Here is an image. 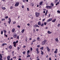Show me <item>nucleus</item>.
<instances>
[{"instance_id": "nucleus-1", "label": "nucleus", "mask_w": 60, "mask_h": 60, "mask_svg": "<svg viewBox=\"0 0 60 60\" xmlns=\"http://www.w3.org/2000/svg\"><path fill=\"white\" fill-rule=\"evenodd\" d=\"M18 42V41H16V42H14L13 44H14V46L15 47H16V43H17Z\"/></svg>"}, {"instance_id": "nucleus-2", "label": "nucleus", "mask_w": 60, "mask_h": 60, "mask_svg": "<svg viewBox=\"0 0 60 60\" xmlns=\"http://www.w3.org/2000/svg\"><path fill=\"white\" fill-rule=\"evenodd\" d=\"M40 14L39 13L36 12L35 13V16L36 17H38L39 16Z\"/></svg>"}, {"instance_id": "nucleus-3", "label": "nucleus", "mask_w": 60, "mask_h": 60, "mask_svg": "<svg viewBox=\"0 0 60 60\" xmlns=\"http://www.w3.org/2000/svg\"><path fill=\"white\" fill-rule=\"evenodd\" d=\"M46 40H45L43 41L41 43L42 45H44L45 44V43H46Z\"/></svg>"}, {"instance_id": "nucleus-4", "label": "nucleus", "mask_w": 60, "mask_h": 60, "mask_svg": "<svg viewBox=\"0 0 60 60\" xmlns=\"http://www.w3.org/2000/svg\"><path fill=\"white\" fill-rule=\"evenodd\" d=\"M46 7L47 8H48V9H51V8L52 7V6H46Z\"/></svg>"}, {"instance_id": "nucleus-5", "label": "nucleus", "mask_w": 60, "mask_h": 60, "mask_svg": "<svg viewBox=\"0 0 60 60\" xmlns=\"http://www.w3.org/2000/svg\"><path fill=\"white\" fill-rule=\"evenodd\" d=\"M19 2H16V4H15V6L17 7V6H18V5H19Z\"/></svg>"}, {"instance_id": "nucleus-6", "label": "nucleus", "mask_w": 60, "mask_h": 60, "mask_svg": "<svg viewBox=\"0 0 60 60\" xmlns=\"http://www.w3.org/2000/svg\"><path fill=\"white\" fill-rule=\"evenodd\" d=\"M46 49L48 52H49L50 51V49L48 46L46 47Z\"/></svg>"}, {"instance_id": "nucleus-7", "label": "nucleus", "mask_w": 60, "mask_h": 60, "mask_svg": "<svg viewBox=\"0 0 60 60\" xmlns=\"http://www.w3.org/2000/svg\"><path fill=\"white\" fill-rule=\"evenodd\" d=\"M52 20V18H50L47 21V22H49L50 21H51Z\"/></svg>"}, {"instance_id": "nucleus-8", "label": "nucleus", "mask_w": 60, "mask_h": 60, "mask_svg": "<svg viewBox=\"0 0 60 60\" xmlns=\"http://www.w3.org/2000/svg\"><path fill=\"white\" fill-rule=\"evenodd\" d=\"M9 22H8V23H9V24H10V23H11V18H9Z\"/></svg>"}, {"instance_id": "nucleus-9", "label": "nucleus", "mask_w": 60, "mask_h": 60, "mask_svg": "<svg viewBox=\"0 0 60 60\" xmlns=\"http://www.w3.org/2000/svg\"><path fill=\"white\" fill-rule=\"evenodd\" d=\"M17 34H14V38H16L17 37Z\"/></svg>"}, {"instance_id": "nucleus-10", "label": "nucleus", "mask_w": 60, "mask_h": 60, "mask_svg": "<svg viewBox=\"0 0 60 60\" xmlns=\"http://www.w3.org/2000/svg\"><path fill=\"white\" fill-rule=\"evenodd\" d=\"M8 60H10V56H8L7 58Z\"/></svg>"}, {"instance_id": "nucleus-11", "label": "nucleus", "mask_w": 60, "mask_h": 60, "mask_svg": "<svg viewBox=\"0 0 60 60\" xmlns=\"http://www.w3.org/2000/svg\"><path fill=\"white\" fill-rule=\"evenodd\" d=\"M9 48L10 49H11L12 48V46H11V45H10L9 46Z\"/></svg>"}, {"instance_id": "nucleus-12", "label": "nucleus", "mask_w": 60, "mask_h": 60, "mask_svg": "<svg viewBox=\"0 0 60 60\" xmlns=\"http://www.w3.org/2000/svg\"><path fill=\"white\" fill-rule=\"evenodd\" d=\"M2 8L3 10H4L6 9V8L5 7H2Z\"/></svg>"}, {"instance_id": "nucleus-13", "label": "nucleus", "mask_w": 60, "mask_h": 60, "mask_svg": "<svg viewBox=\"0 0 60 60\" xmlns=\"http://www.w3.org/2000/svg\"><path fill=\"white\" fill-rule=\"evenodd\" d=\"M14 31H15V29H13L12 30V32L13 33H14Z\"/></svg>"}, {"instance_id": "nucleus-14", "label": "nucleus", "mask_w": 60, "mask_h": 60, "mask_svg": "<svg viewBox=\"0 0 60 60\" xmlns=\"http://www.w3.org/2000/svg\"><path fill=\"white\" fill-rule=\"evenodd\" d=\"M48 34H51L52 33V32H50L49 31H48Z\"/></svg>"}, {"instance_id": "nucleus-15", "label": "nucleus", "mask_w": 60, "mask_h": 60, "mask_svg": "<svg viewBox=\"0 0 60 60\" xmlns=\"http://www.w3.org/2000/svg\"><path fill=\"white\" fill-rule=\"evenodd\" d=\"M38 24L39 26L41 25V22H39L38 23Z\"/></svg>"}, {"instance_id": "nucleus-16", "label": "nucleus", "mask_w": 60, "mask_h": 60, "mask_svg": "<svg viewBox=\"0 0 60 60\" xmlns=\"http://www.w3.org/2000/svg\"><path fill=\"white\" fill-rule=\"evenodd\" d=\"M56 41H57V42H58V38H56L55 39Z\"/></svg>"}, {"instance_id": "nucleus-17", "label": "nucleus", "mask_w": 60, "mask_h": 60, "mask_svg": "<svg viewBox=\"0 0 60 60\" xmlns=\"http://www.w3.org/2000/svg\"><path fill=\"white\" fill-rule=\"evenodd\" d=\"M56 19H54L52 21V22H55V21H56Z\"/></svg>"}, {"instance_id": "nucleus-18", "label": "nucleus", "mask_w": 60, "mask_h": 60, "mask_svg": "<svg viewBox=\"0 0 60 60\" xmlns=\"http://www.w3.org/2000/svg\"><path fill=\"white\" fill-rule=\"evenodd\" d=\"M42 3H43V2L42 1L41 2H40V5H42Z\"/></svg>"}, {"instance_id": "nucleus-19", "label": "nucleus", "mask_w": 60, "mask_h": 60, "mask_svg": "<svg viewBox=\"0 0 60 60\" xmlns=\"http://www.w3.org/2000/svg\"><path fill=\"white\" fill-rule=\"evenodd\" d=\"M30 5L31 6H33L34 5V4L32 3H30Z\"/></svg>"}, {"instance_id": "nucleus-20", "label": "nucleus", "mask_w": 60, "mask_h": 60, "mask_svg": "<svg viewBox=\"0 0 60 60\" xmlns=\"http://www.w3.org/2000/svg\"><path fill=\"white\" fill-rule=\"evenodd\" d=\"M37 39L38 41H40V39L39 37H38Z\"/></svg>"}, {"instance_id": "nucleus-21", "label": "nucleus", "mask_w": 60, "mask_h": 60, "mask_svg": "<svg viewBox=\"0 0 60 60\" xmlns=\"http://www.w3.org/2000/svg\"><path fill=\"white\" fill-rule=\"evenodd\" d=\"M24 31L25 30L24 29L22 30V33H24Z\"/></svg>"}, {"instance_id": "nucleus-22", "label": "nucleus", "mask_w": 60, "mask_h": 60, "mask_svg": "<svg viewBox=\"0 0 60 60\" xmlns=\"http://www.w3.org/2000/svg\"><path fill=\"white\" fill-rule=\"evenodd\" d=\"M35 41H36V40L35 39H34L32 41V42H34Z\"/></svg>"}, {"instance_id": "nucleus-23", "label": "nucleus", "mask_w": 60, "mask_h": 60, "mask_svg": "<svg viewBox=\"0 0 60 60\" xmlns=\"http://www.w3.org/2000/svg\"><path fill=\"white\" fill-rule=\"evenodd\" d=\"M40 49H41V50H43V47H41Z\"/></svg>"}, {"instance_id": "nucleus-24", "label": "nucleus", "mask_w": 60, "mask_h": 60, "mask_svg": "<svg viewBox=\"0 0 60 60\" xmlns=\"http://www.w3.org/2000/svg\"><path fill=\"white\" fill-rule=\"evenodd\" d=\"M51 5H52V7H53V6H54V4L52 3L51 4Z\"/></svg>"}, {"instance_id": "nucleus-25", "label": "nucleus", "mask_w": 60, "mask_h": 60, "mask_svg": "<svg viewBox=\"0 0 60 60\" xmlns=\"http://www.w3.org/2000/svg\"><path fill=\"white\" fill-rule=\"evenodd\" d=\"M17 50H19L20 49V48H19V47H17Z\"/></svg>"}, {"instance_id": "nucleus-26", "label": "nucleus", "mask_w": 60, "mask_h": 60, "mask_svg": "<svg viewBox=\"0 0 60 60\" xmlns=\"http://www.w3.org/2000/svg\"><path fill=\"white\" fill-rule=\"evenodd\" d=\"M0 58H2V57H3L2 56V54H0Z\"/></svg>"}, {"instance_id": "nucleus-27", "label": "nucleus", "mask_w": 60, "mask_h": 60, "mask_svg": "<svg viewBox=\"0 0 60 60\" xmlns=\"http://www.w3.org/2000/svg\"><path fill=\"white\" fill-rule=\"evenodd\" d=\"M16 22H14L13 23V24H16Z\"/></svg>"}, {"instance_id": "nucleus-28", "label": "nucleus", "mask_w": 60, "mask_h": 60, "mask_svg": "<svg viewBox=\"0 0 60 60\" xmlns=\"http://www.w3.org/2000/svg\"><path fill=\"white\" fill-rule=\"evenodd\" d=\"M3 32H4V33H6V30H3Z\"/></svg>"}, {"instance_id": "nucleus-29", "label": "nucleus", "mask_w": 60, "mask_h": 60, "mask_svg": "<svg viewBox=\"0 0 60 60\" xmlns=\"http://www.w3.org/2000/svg\"><path fill=\"white\" fill-rule=\"evenodd\" d=\"M43 25H44V24L43 23H42L41 24V26H43Z\"/></svg>"}, {"instance_id": "nucleus-30", "label": "nucleus", "mask_w": 60, "mask_h": 60, "mask_svg": "<svg viewBox=\"0 0 60 60\" xmlns=\"http://www.w3.org/2000/svg\"><path fill=\"white\" fill-rule=\"evenodd\" d=\"M57 12L58 13H60V11H59L58 10L57 11Z\"/></svg>"}, {"instance_id": "nucleus-31", "label": "nucleus", "mask_w": 60, "mask_h": 60, "mask_svg": "<svg viewBox=\"0 0 60 60\" xmlns=\"http://www.w3.org/2000/svg\"><path fill=\"white\" fill-rule=\"evenodd\" d=\"M17 27H18L19 28H20V26H19V25L18 26H17Z\"/></svg>"}, {"instance_id": "nucleus-32", "label": "nucleus", "mask_w": 60, "mask_h": 60, "mask_svg": "<svg viewBox=\"0 0 60 60\" xmlns=\"http://www.w3.org/2000/svg\"><path fill=\"white\" fill-rule=\"evenodd\" d=\"M3 34V31L2 30L1 32V34Z\"/></svg>"}, {"instance_id": "nucleus-33", "label": "nucleus", "mask_w": 60, "mask_h": 60, "mask_svg": "<svg viewBox=\"0 0 60 60\" xmlns=\"http://www.w3.org/2000/svg\"><path fill=\"white\" fill-rule=\"evenodd\" d=\"M60 26V24H58V25L57 26L58 27H59Z\"/></svg>"}, {"instance_id": "nucleus-34", "label": "nucleus", "mask_w": 60, "mask_h": 60, "mask_svg": "<svg viewBox=\"0 0 60 60\" xmlns=\"http://www.w3.org/2000/svg\"><path fill=\"white\" fill-rule=\"evenodd\" d=\"M23 54H25V53H26V52L24 51V52H22Z\"/></svg>"}, {"instance_id": "nucleus-35", "label": "nucleus", "mask_w": 60, "mask_h": 60, "mask_svg": "<svg viewBox=\"0 0 60 60\" xmlns=\"http://www.w3.org/2000/svg\"><path fill=\"white\" fill-rule=\"evenodd\" d=\"M37 54H39V51H37Z\"/></svg>"}, {"instance_id": "nucleus-36", "label": "nucleus", "mask_w": 60, "mask_h": 60, "mask_svg": "<svg viewBox=\"0 0 60 60\" xmlns=\"http://www.w3.org/2000/svg\"><path fill=\"white\" fill-rule=\"evenodd\" d=\"M44 24L45 25H46V24H47V23L46 22H45L44 23Z\"/></svg>"}, {"instance_id": "nucleus-37", "label": "nucleus", "mask_w": 60, "mask_h": 60, "mask_svg": "<svg viewBox=\"0 0 60 60\" xmlns=\"http://www.w3.org/2000/svg\"><path fill=\"white\" fill-rule=\"evenodd\" d=\"M30 55H28L27 56V57H30Z\"/></svg>"}, {"instance_id": "nucleus-38", "label": "nucleus", "mask_w": 60, "mask_h": 60, "mask_svg": "<svg viewBox=\"0 0 60 60\" xmlns=\"http://www.w3.org/2000/svg\"><path fill=\"white\" fill-rule=\"evenodd\" d=\"M17 39H19V36H18L17 37Z\"/></svg>"}, {"instance_id": "nucleus-39", "label": "nucleus", "mask_w": 60, "mask_h": 60, "mask_svg": "<svg viewBox=\"0 0 60 60\" xmlns=\"http://www.w3.org/2000/svg\"><path fill=\"white\" fill-rule=\"evenodd\" d=\"M36 51H38V48H37L36 49Z\"/></svg>"}, {"instance_id": "nucleus-40", "label": "nucleus", "mask_w": 60, "mask_h": 60, "mask_svg": "<svg viewBox=\"0 0 60 60\" xmlns=\"http://www.w3.org/2000/svg\"><path fill=\"white\" fill-rule=\"evenodd\" d=\"M10 9H13V8L12 7V6H11L10 7Z\"/></svg>"}, {"instance_id": "nucleus-41", "label": "nucleus", "mask_w": 60, "mask_h": 60, "mask_svg": "<svg viewBox=\"0 0 60 60\" xmlns=\"http://www.w3.org/2000/svg\"><path fill=\"white\" fill-rule=\"evenodd\" d=\"M26 47V46L25 45H24L23 47V48H25Z\"/></svg>"}, {"instance_id": "nucleus-42", "label": "nucleus", "mask_w": 60, "mask_h": 60, "mask_svg": "<svg viewBox=\"0 0 60 60\" xmlns=\"http://www.w3.org/2000/svg\"><path fill=\"white\" fill-rule=\"evenodd\" d=\"M0 60H3V59L2 58H0Z\"/></svg>"}, {"instance_id": "nucleus-43", "label": "nucleus", "mask_w": 60, "mask_h": 60, "mask_svg": "<svg viewBox=\"0 0 60 60\" xmlns=\"http://www.w3.org/2000/svg\"><path fill=\"white\" fill-rule=\"evenodd\" d=\"M4 43L2 45V46H4Z\"/></svg>"}, {"instance_id": "nucleus-44", "label": "nucleus", "mask_w": 60, "mask_h": 60, "mask_svg": "<svg viewBox=\"0 0 60 60\" xmlns=\"http://www.w3.org/2000/svg\"><path fill=\"white\" fill-rule=\"evenodd\" d=\"M30 49L31 51H32V50H33V49L32 48H31Z\"/></svg>"}, {"instance_id": "nucleus-45", "label": "nucleus", "mask_w": 60, "mask_h": 60, "mask_svg": "<svg viewBox=\"0 0 60 60\" xmlns=\"http://www.w3.org/2000/svg\"><path fill=\"white\" fill-rule=\"evenodd\" d=\"M27 9L28 11H29V8H27Z\"/></svg>"}, {"instance_id": "nucleus-46", "label": "nucleus", "mask_w": 60, "mask_h": 60, "mask_svg": "<svg viewBox=\"0 0 60 60\" xmlns=\"http://www.w3.org/2000/svg\"><path fill=\"white\" fill-rule=\"evenodd\" d=\"M30 52V51L29 50L27 51V53H29Z\"/></svg>"}, {"instance_id": "nucleus-47", "label": "nucleus", "mask_w": 60, "mask_h": 60, "mask_svg": "<svg viewBox=\"0 0 60 60\" xmlns=\"http://www.w3.org/2000/svg\"><path fill=\"white\" fill-rule=\"evenodd\" d=\"M26 1V0H23V2H25Z\"/></svg>"}, {"instance_id": "nucleus-48", "label": "nucleus", "mask_w": 60, "mask_h": 60, "mask_svg": "<svg viewBox=\"0 0 60 60\" xmlns=\"http://www.w3.org/2000/svg\"><path fill=\"white\" fill-rule=\"evenodd\" d=\"M47 13H48V12H46V13L45 14V15H47Z\"/></svg>"}, {"instance_id": "nucleus-49", "label": "nucleus", "mask_w": 60, "mask_h": 60, "mask_svg": "<svg viewBox=\"0 0 60 60\" xmlns=\"http://www.w3.org/2000/svg\"><path fill=\"white\" fill-rule=\"evenodd\" d=\"M54 53H57V51H55L54 52Z\"/></svg>"}, {"instance_id": "nucleus-50", "label": "nucleus", "mask_w": 60, "mask_h": 60, "mask_svg": "<svg viewBox=\"0 0 60 60\" xmlns=\"http://www.w3.org/2000/svg\"><path fill=\"white\" fill-rule=\"evenodd\" d=\"M8 18V17L7 16L5 17V19H7Z\"/></svg>"}, {"instance_id": "nucleus-51", "label": "nucleus", "mask_w": 60, "mask_h": 60, "mask_svg": "<svg viewBox=\"0 0 60 60\" xmlns=\"http://www.w3.org/2000/svg\"><path fill=\"white\" fill-rule=\"evenodd\" d=\"M5 20V19H2V21H3V20Z\"/></svg>"}, {"instance_id": "nucleus-52", "label": "nucleus", "mask_w": 60, "mask_h": 60, "mask_svg": "<svg viewBox=\"0 0 60 60\" xmlns=\"http://www.w3.org/2000/svg\"><path fill=\"white\" fill-rule=\"evenodd\" d=\"M45 19H43L42 20V21H44V20H45Z\"/></svg>"}, {"instance_id": "nucleus-53", "label": "nucleus", "mask_w": 60, "mask_h": 60, "mask_svg": "<svg viewBox=\"0 0 60 60\" xmlns=\"http://www.w3.org/2000/svg\"><path fill=\"white\" fill-rule=\"evenodd\" d=\"M41 54H42V55L43 54V52H41Z\"/></svg>"}, {"instance_id": "nucleus-54", "label": "nucleus", "mask_w": 60, "mask_h": 60, "mask_svg": "<svg viewBox=\"0 0 60 60\" xmlns=\"http://www.w3.org/2000/svg\"><path fill=\"white\" fill-rule=\"evenodd\" d=\"M18 60H21V58H19V59Z\"/></svg>"}, {"instance_id": "nucleus-55", "label": "nucleus", "mask_w": 60, "mask_h": 60, "mask_svg": "<svg viewBox=\"0 0 60 60\" xmlns=\"http://www.w3.org/2000/svg\"><path fill=\"white\" fill-rule=\"evenodd\" d=\"M24 6H22V8H24Z\"/></svg>"}, {"instance_id": "nucleus-56", "label": "nucleus", "mask_w": 60, "mask_h": 60, "mask_svg": "<svg viewBox=\"0 0 60 60\" xmlns=\"http://www.w3.org/2000/svg\"><path fill=\"white\" fill-rule=\"evenodd\" d=\"M50 14H49V15L48 17H50Z\"/></svg>"}, {"instance_id": "nucleus-57", "label": "nucleus", "mask_w": 60, "mask_h": 60, "mask_svg": "<svg viewBox=\"0 0 60 60\" xmlns=\"http://www.w3.org/2000/svg\"><path fill=\"white\" fill-rule=\"evenodd\" d=\"M37 47H40V46L39 45H37Z\"/></svg>"}, {"instance_id": "nucleus-58", "label": "nucleus", "mask_w": 60, "mask_h": 60, "mask_svg": "<svg viewBox=\"0 0 60 60\" xmlns=\"http://www.w3.org/2000/svg\"><path fill=\"white\" fill-rule=\"evenodd\" d=\"M27 25V26H29V25H30V24H29V23H28Z\"/></svg>"}, {"instance_id": "nucleus-59", "label": "nucleus", "mask_w": 60, "mask_h": 60, "mask_svg": "<svg viewBox=\"0 0 60 60\" xmlns=\"http://www.w3.org/2000/svg\"><path fill=\"white\" fill-rule=\"evenodd\" d=\"M48 55H47L46 56V58H48Z\"/></svg>"}, {"instance_id": "nucleus-60", "label": "nucleus", "mask_w": 60, "mask_h": 60, "mask_svg": "<svg viewBox=\"0 0 60 60\" xmlns=\"http://www.w3.org/2000/svg\"><path fill=\"white\" fill-rule=\"evenodd\" d=\"M13 56H14V53H12Z\"/></svg>"}, {"instance_id": "nucleus-61", "label": "nucleus", "mask_w": 60, "mask_h": 60, "mask_svg": "<svg viewBox=\"0 0 60 60\" xmlns=\"http://www.w3.org/2000/svg\"><path fill=\"white\" fill-rule=\"evenodd\" d=\"M37 58H39V56H37Z\"/></svg>"}, {"instance_id": "nucleus-62", "label": "nucleus", "mask_w": 60, "mask_h": 60, "mask_svg": "<svg viewBox=\"0 0 60 60\" xmlns=\"http://www.w3.org/2000/svg\"><path fill=\"white\" fill-rule=\"evenodd\" d=\"M37 60H40V59L39 58H38L37 59Z\"/></svg>"}, {"instance_id": "nucleus-63", "label": "nucleus", "mask_w": 60, "mask_h": 60, "mask_svg": "<svg viewBox=\"0 0 60 60\" xmlns=\"http://www.w3.org/2000/svg\"><path fill=\"white\" fill-rule=\"evenodd\" d=\"M49 60H51V58L50 57L49 58Z\"/></svg>"}, {"instance_id": "nucleus-64", "label": "nucleus", "mask_w": 60, "mask_h": 60, "mask_svg": "<svg viewBox=\"0 0 60 60\" xmlns=\"http://www.w3.org/2000/svg\"><path fill=\"white\" fill-rule=\"evenodd\" d=\"M57 4H59V2H57Z\"/></svg>"}]
</instances>
